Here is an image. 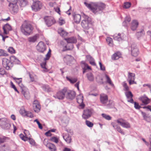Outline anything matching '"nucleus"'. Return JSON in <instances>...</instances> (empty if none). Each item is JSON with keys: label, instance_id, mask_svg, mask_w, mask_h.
Returning <instances> with one entry per match:
<instances>
[{"label": "nucleus", "instance_id": "nucleus-25", "mask_svg": "<svg viewBox=\"0 0 151 151\" xmlns=\"http://www.w3.org/2000/svg\"><path fill=\"white\" fill-rule=\"evenodd\" d=\"M139 99L142 102L145 104H148L149 102V100L148 98L145 96H144L140 97Z\"/></svg>", "mask_w": 151, "mask_h": 151}, {"label": "nucleus", "instance_id": "nucleus-1", "mask_svg": "<svg viewBox=\"0 0 151 151\" xmlns=\"http://www.w3.org/2000/svg\"><path fill=\"white\" fill-rule=\"evenodd\" d=\"M84 4L94 14L100 13L105 7V4L100 2H91L88 4L84 2Z\"/></svg>", "mask_w": 151, "mask_h": 151}, {"label": "nucleus", "instance_id": "nucleus-59", "mask_svg": "<svg viewBox=\"0 0 151 151\" xmlns=\"http://www.w3.org/2000/svg\"><path fill=\"white\" fill-rule=\"evenodd\" d=\"M99 64L100 66V70H105V67L102 65L101 62H99Z\"/></svg>", "mask_w": 151, "mask_h": 151}, {"label": "nucleus", "instance_id": "nucleus-31", "mask_svg": "<svg viewBox=\"0 0 151 151\" xmlns=\"http://www.w3.org/2000/svg\"><path fill=\"white\" fill-rule=\"evenodd\" d=\"M87 78L89 81H93L94 79V76L93 74L91 72H89L86 74Z\"/></svg>", "mask_w": 151, "mask_h": 151}, {"label": "nucleus", "instance_id": "nucleus-13", "mask_svg": "<svg viewBox=\"0 0 151 151\" xmlns=\"http://www.w3.org/2000/svg\"><path fill=\"white\" fill-rule=\"evenodd\" d=\"M92 113V110L90 109H86L84 110L83 113L82 115L83 118L86 119L90 117Z\"/></svg>", "mask_w": 151, "mask_h": 151}, {"label": "nucleus", "instance_id": "nucleus-60", "mask_svg": "<svg viewBox=\"0 0 151 151\" xmlns=\"http://www.w3.org/2000/svg\"><path fill=\"white\" fill-rule=\"evenodd\" d=\"M19 85L21 88V91H22V90H24L25 89V87L23 85L22 82L19 83Z\"/></svg>", "mask_w": 151, "mask_h": 151}, {"label": "nucleus", "instance_id": "nucleus-21", "mask_svg": "<svg viewBox=\"0 0 151 151\" xmlns=\"http://www.w3.org/2000/svg\"><path fill=\"white\" fill-rule=\"evenodd\" d=\"M73 59V58L71 55H67L64 57L63 60L67 64H69L71 63V61Z\"/></svg>", "mask_w": 151, "mask_h": 151}, {"label": "nucleus", "instance_id": "nucleus-44", "mask_svg": "<svg viewBox=\"0 0 151 151\" xmlns=\"http://www.w3.org/2000/svg\"><path fill=\"white\" fill-rule=\"evenodd\" d=\"M28 139L29 140V142L30 144L32 145H34L35 144V142L34 140L32 139L30 137L27 138V140Z\"/></svg>", "mask_w": 151, "mask_h": 151}, {"label": "nucleus", "instance_id": "nucleus-9", "mask_svg": "<svg viewBox=\"0 0 151 151\" xmlns=\"http://www.w3.org/2000/svg\"><path fill=\"white\" fill-rule=\"evenodd\" d=\"M117 122L122 127L125 128H130L131 127L130 124L122 119H119L117 120Z\"/></svg>", "mask_w": 151, "mask_h": 151}, {"label": "nucleus", "instance_id": "nucleus-10", "mask_svg": "<svg viewBox=\"0 0 151 151\" xmlns=\"http://www.w3.org/2000/svg\"><path fill=\"white\" fill-rule=\"evenodd\" d=\"M135 76V74L134 73H128L127 81L128 82L129 85L137 84L136 82L134 81Z\"/></svg>", "mask_w": 151, "mask_h": 151}, {"label": "nucleus", "instance_id": "nucleus-37", "mask_svg": "<svg viewBox=\"0 0 151 151\" xmlns=\"http://www.w3.org/2000/svg\"><path fill=\"white\" fill-rule=\"evenodd\" d=\"M106 40L109 46H113V40L111 38L109 37H107L106 39Z\"/></svg>", "mask_w": 151, "mask_h": 151}, {"label": "nucleus", "instance_id": "nucleus-20", "mask_svg": "<svg viewBox=\"0 0 151 151\" xmlns=\"http://www.w3.org/2000/svg\"><path fill=\"white\" fill-rule=\"evenodd\" d=\"M76 99L78 103L80 104V106L82 108H83L84 107V104H83V96L82 95H80L78 96Z\"/></svg>", "mask_w": 151, "mask_h": 151}, {"label": "nucleus", "instance_id": "nucleus-38", "mask_svg": "<svg viewBox=\"0 0 151 151\" xmlns=\"http://www.w3.org/2000/svg\"><path fill=\"white\" fill-rule=\"evenodd\" d=\"M66 79L68 81H69L72 84L76 83L77 81V78H70L67 77Z\"/></svg>", "mask_w": 151, "mask_h": 151}, {"label": "nucleus", "instance_id": "nucleus-2", "mask_svg": "<svg viewBox=\"0 0 151 151\" xmlns=\"http://www.w3.org/2000/svg\"><path fill=\"white\" fill-rule=\"evenodd\" d=\"M10 59V60L6 58H3L2 60L3 67L7 70L10 69L13 67V64L12 62L17 64H19L20 63L19 60L15 56H11Z\"/></svg>", "mask_w": 151, "mask_h": 151}, {"label": "nucleus", "instance_id": "nucleus-33", "mask_svg": "<svg viewBox=\"0 0 151 151\" xmlns=\"http://www.w3.org/2000/svg\"><path fill=\"white\" fill-rule=\"evenodd\" d=\"M58 33L61 36L64 37L67 35V33L62 29H59L58 31Z\"/></svg>", "mask_w": 151, "mask_h": 151}, {"label": "nucleus", "instance_id": "nucleus-8", "mask_svg": "<svg viewBox=\"0 0 151 151\" xmlns=\"http://www.w3.org/2000/svg\"><path fill=\"white\" fill-rule=\"evenodd\" d=\"M42 6V5L41 2L39 1L33 2L31 6V7L33 10L37 12L41 9Z\"/></svg>", "mask_w": 151, "mask_h": 151}, {"label": "nucleus", "instance_id": "nucleus-6", "mask_svg": "<svg viewBox=\"0 0 151 151\" xmlns=\"http://www.w3.org/2000/svg\"><path fill=\"white\" fill-rule=\"evenodd\" d=\"M65 90V97L67 99L72 100L75 98L76 93L74 91L68 90L66 88Z\"/></svg>", "mask_w": 151, "mask_h": 151}, {"label": "nucleus", "instance_id": "nucleus-61", "mask_svg": "<svg viewBox=\"0 0 151 151\" xmlns=\"http://www.w3.org/2000/svg\"><path fill=\"white\" fill-rule=\"evenodd\" d=\"M6 137H2L0 138V143H3L4 142L6 139Z\"/></svg>", "mask_w": 151, "mask_h": 151}, {"label": "nucleus", "instance_id": "nucleus-49", "mask_svg": "<svg viewBox=\"0 0 151 151\" xmlns=\"http://www.w3.org/2000/svg\"><path fill=\"white\" fill-rule=\"evenodd\" d=\"M134 107L137 109H139L141 108V106L139 105L138 103L134 102Z\"/></svg>", "mask_w": 151, "mask_h": 151}, {"label": "nucleus", "instance_id": "nucleus-41", "mask_svg": "<svg viewBox=\"0 0 151 151\" xmlns=\"http://www.w3.org/2000/svg\"><path fill=\"white\" fill-rule=\"evenodd\" d=\"M85 124L86 125L89 127H92L93 125V124L89 121L86 120L85 122Z\"/></svg>", "mask_w": 151, "mask_h": 151}, {"label": "nucleus", "instance_id": "nucleus-48", "mask_svg": "<svg viewBox=\"0 0 151 151\" xmlns=\"http://www.w3.org/2000/svg\"><path fill=\"white\" fill-rule=\"evenodd\" d=\"M34 122H36L37 123V124L38 125L39 128L40 129H42V125L39 122V121H38V119H36L34 121Z\"/></svg>", "mask_w": 151, "mask_h": 151}, {"label": "nucleus", "instance_id": "nucleus-58", "mask_svg": "<svg viewBox=\"0 0 151 151\" xmlns=\"http://www.w3.org/2000/svg\"><path fill=\"white\" fill-rule=\"evenodd\" d=\"M46 64V62L45 61H44V62L42 63L41 64V67L43 68L46 69V68L45 67V65Z\"/></svg>", "mask_w": 151, "mask_h": 151}, {"label": "nucleus", "instance_id": "nucleus-57", "mask_svg": "<svg viewBox=\"0 0 151 151\" xmlns=\"http://www.w3.org/2000/svg\"><path fill=\"white\" fill-rule=\"evenodd\" d=\"M50 54L47 52L46 55V58H44L45 60H48L50 57Z\"/></svg>", "mask_w": 151, "mask_h": 151}, {"label": "nucleus", "instance_id": "nucleus-64", "mask_svg": "<svg viewBox=\"0 0 151 151\" xmlns=\"http://www.w3.org/2000/svg\"><path fill=\"white\" fill-rule=\"evenodd\" d=\"M54 9L59 14H60V8L58 7H57L56 8H54Z\"/></svg>", "mask_w": 151, "mask_h": 151}, {"label": "nucleus", "instance_id": "nucleus-22", "mask_svg": "<svg viewBox=\"0 0 151 151\" xmlns=\"http://www.w3.org/2000/svg\"><path fill=\"white\" fill-rule=\"evenodd\" d=\"M111 124L112 126L115 129H116L117 131L121 133L122 134H124V132L121 129L119 126H118L117 125L115 124L114 122H112L111 123Z\"/></svg>", "mask_w": 151, "mask_h": 151}, {"label": "nucleus", "instance_id": "nucleus-54", "mask_svg": "<svg viewBox=\"0 0 151 151\" xmlns=\"http://www.w3.org/2000/svg\"><path fill=\"white\" fill-rule=\"evenodd\" d=\"M8 55L6 53L4 52V51L1 49H0V56H6Z\"/></svg>", "mask_w": 151, "mask_h": 151}, {"label": "nucleus", "instance_id": "nucleus-39", "mask_svg": "<svg viewBox=\"0 0 151 151\" xmlns=\"http://www.w3.org/2000/svg\"><path fill=\"white\" fill-rule=\"evenodd\" d=\"M105 76L107 82L111 86H114V84L112 83L110 78L109 77V76L107 75H105Z\"/></svg>", "mask_w": 151, "mask_h": 151}, {"label": "nucleus", "instance_id": "nucleus-47", "mask_svg": "<svg viewBox=\"0 0 151 151\" xmlns=\"http://www.w3.org/2000/svg\"><path fill=\"white\" fill-rule=\"evenodd\" d=\"M25 116L29 117L30 118H32L33 117V115L31 112L29 111H27L26 114Z\"/></svg>", "mask_w": 151, "mask_h": 151}, {"label": "nucleus", "instance_id": "nucleus-42", "mask_svg": "<svg viewBox=\"0 0 151 151\" xmlns=\"http://www.w3.org/2000/svg\"><path fill=\"white\" fill-rule=\"evenodd\" d=\"M102 117L107 120H110L111 117L109 115L104 114H101Z\"/></svg>", "mask_w": 151, "mask_h": 151}, {"label": "nucleus", "instance_id": "nucleus-5", "mask_svg": "<svg viewBox=\"0 0 151 151\" xmlns=\"http://www.w3.org/2000/svg\"><path fill=\"white\" fill-rule=\"evenodd\" d=\"M65 88H64L62 90L58 92L54 96L55 98L60 100H63L65 97Z\"/></svg>", "mask_w": 151, "mask_h": 151}, {"label": "nucleus", "instance_id": "nucleus-26", "mask_svg": "<svg viewBox=\"0 0 151 151\" xmlns=\"http://www.w3.org/2000/svg\"><path fill=\"white\" fill-rule=\"evenodd\" d=\"M73 48V45L72 44L68 43L63 48V51H65L66 50H71Z\"/></svg>", "mask_w": 151, "mask_h": 151}, {"label": "nucleus", "instance_id": "nucleus-15", "mask_svg": "<svg viewBox=\"0 0 151 151\" xmlns=\"http://www.w3.org/2000/svg\"><path fill=\"white\" fill-rule=\"evenodd\" d=\"M33 106L35 112H38L40 111L41 107L39 103L37 100H35L33 101Z\"/></svg>", "mask_w": 151, "mask_h": 151}, {"label": "nucleus", "instance_id": "nucleus-51", "mask_svg": "<svg viewBox=\"0 0 151 151\" xmlns=\"http://www.w3.org/2000/svg\"><path fill=\"white\" fill-rule=\"evenodd\" d=\"M131 4L129 2H126L124 4V7L126 9L129 8L131 6Z\"/></svg>", "mask_w": 151, "mask_h": 151}, {"label": "nucleus", "instance_id": "nucleus-12", "mask_svg": "<svg viewBox=\"0 0 151 151\" xmlns=\"http://www.w3.org/2000/svg\"><path fill=\"white\" fill-rule=\"evenodd\" d=\"M36 49L39 52L43 53L46 49L45 45L42 42L40 41L37 45Z\"/></svg>", "mask_w": 151, "mask_h": 151}, {"label": "nucleus", "instance_id": "nucleus-34", "mask_svg": "<svg viewBox=\"0 0 151 151\" xmlns=\"http://www.w3.org/2000/svg\"><path fill=\"white\" fill-rule=\"evenodd\" d=\"M38 37V36L35 35L32 37H30L28 38V40L29 42H35Z\"/></svg>", "mask_w": 151, "mask_h": 151}, {"label": "nucleus", "instance_id": "nucleus-24", "mask_svg": "<svg viewBox=\"0 0 151 151\" xmlns=\"http://www.w3.org/2000/svg\"><path fill=\"white\" fill-rule=\"evenodd\" d=\"M65 40L66 41L67 43L71 44L76 43L77 42L76 38L74 37H71L68 38H65Z\"/></svg>", "mask_w": 151, "mask_h": 151}, {"label": "nucleus", "instance_id": "nucleus-28", "mask_svg": "<svg viewBox=\"0 0 151 151\" xmlns=\"http://www.w3.org/2000/svg\"><path fill=\"white\" fill-rule=\"evenodd\" d=\"M63 137L65 141L68 143H70L71 140V136H70L68 134H63Z\"/></svg>", "mask_w": 151, "mask_h": 151}, {"label": "nucleus", "instance_id": "nucleus-19", "mask_svg": "<svg viewBox=\"0 0 151 151\" xmlns=\"http://www.w3.org/2000/svg\"><path fill=\"white\" fill-rule=\"evenodd\" d=\"M124 35L123 34L119 33L118 34H116L113 36V38L114 40L121 41L123 39Z\"/></svg>", "mask_w": 151, "mask_h": 151}, {"label": "nucleus", "instance_id": "nucleus-36", "mask_svg": "<svg viewBox=\"0 0 151 151\" xmlns=\"http://www.w3.org/2000/svg\"><path fill=\"white\" fill-rule=\"evenodd\" d=\"M144 34L145 32L144 30L143 29H140L139 31H138L137 32L136 35L138 37H140L141 36L143 35Z\"/></svg>", "mask_w": 151, "mask_h": 151}, {"label": "nucleus", "instance_id": "nucleus-43", "mask_svg": "<svg viewBox=\"0 0 151 151\" xmlns=\"http://www.w3.org/2000/svg\"><path fill=\"white\" fill-rule=\"evenodd\" d=\"M125 95L127 98H132L133 95L131 91H128L125 93Z\"/></svg>", "mask_w": 151, "mask_h": 151}, {"label": "nucleus", "instance_id": "nucleus-35", "mask_svg": "<svg viewBox=\"0 0 151 151\" xmlns=\"http://www.w3.org/2000/svg\"><path fill=\"white\" fill-rule=\"evenodd\" d=\"M42 88L43 90L45 91L49 92L51 91V89L48 85H43Z\"/></svg>", "mask_w": 151, "mask_h": 151}, {"label": "nucleus", "instance_id": "nucleus-29", "mask_svg": "<svg viewBox=\"0 0 151 151\" xmlns=\"http://www.w3.org/2000/svg\"><path fill=\"white\" fill-rule=\"evenodd\" d=\"M83 64L82 65V68L83 70V73H84L86 72V70L87 69L91 70L90 67L88 65L85 63V62H82Z\"/></svg>", "mask_w": 151, "mask_h": 151}, {"label": "nucleus", "instance_id": "nucleus-63", "mask_svg": "<svg viewBox=\"0 0 151 151\" xmlns=\"http://www.w3.org/2000/svg\"><path fill=\"white\" fill-rule=\"evenodd\" d=\"M90 64L93 65H95L96 64L94 62V59L93 58L92 60L89 61Z\"/></svg>", "mask_w": 151, "mask_h": 151}, {"label": "nucleus", "instance_id": "nucleus-62", "mask_svg": "<svg viewBox=\"0 0 151 151\" xmlns=\"http://www.w3.org/2000/svg\"><path fill=\"white\" fill-rule=\"evenodd\" d=\"M5 71L4 69L1 68L0 69V74L3 75L5 74Z\"/></svg>", "mask_w": 151, "mask_h": 151}, {"label": "nucleus", "instance_id": "nucleus-7", "mask_svg": "<svg viewBox=\"0 0 151 151\" xmlns=\"http://www.w3.org/2000/svg\"><path fill=\"white\" fill-rule=\"evenodd\" d=\"M45 24L48 27H50L56 23L54 18L52 17L46 16L44 18Z\"/></svg>", "mask_w": 151, "mask_h": 151}, {"label": "nucleus", "instance_id": "nucleus-55", "mask_svg": "<svg viewBox=\"0 0 151 151\" xmlns=\"http://www.w3.org/2000/svg\"><path fill=\"white\" fill-rule=\"evenodd\" d=\"M10 126V124L7 122L5 125L3 126L2 127L5 129H8L9 128Z\"/></svg>", "mask_w": 151, "mask_h": 151}, {"label": "nucleus", "instance_id": "nucleus-16", "mask_svg": "<svg viewBox=\"0 0 151 151\" xmlns=\"http://www.w3.org/2000/svg\"><path fill=\"white\" fill-rule=\"evenodd\" d=\"M100 100L101 103L103 104H106L108 101L107 96L104 93H102L100 95Z\"/></svg>", "mask_w": 151, "mask_h": 151}, {"label": "nucleus", "instance_id": "nucleus-56", "mask_svg": "<svg viewBox=\"0 0 151 151\" xmlns=\"http://www.w3.org/2000/svg\"><path fill=\"white\" fill-rule=\"evenodd\" d=\"M29 76L30 78L31 81L33 82L34 81V78L33 74H31L30 73H29Z\"/></svg>", "mask_w": 151, "mask_h": 151}, {"label": "nucleus", "instance_id": "nucleus-23", "mask_svg": "<svg viewBox=\"0 0 151 151\" xmlns=\"http://www.w3.org/2000/svg\"><path fill=\"white\" fill-rule=\"evenodd\" d=\"M74 22L76 23H79L81 19V15L78 14H74L73 15Z\"/></svg>", "mask_w": 151, "mask_h": 151}, {"label": "nucleus", "instance_id": "nucleus-14", "mask_svg": "<svg viewBox=\"0 0 151 151\" xmlns=\"http://www.w3.org/2000/svg\"><path fill=\"white\" fill-rule=\"evenodd\" d=\"M44 144L50 151H57L56 147L54 144L50 143H47L45 139L44 141Z\"/></svg>", "mask_w": 151, "mask_h": 151}, {"label": "nucleus", "instance_id": "nucleus-27", "mask_svg": "<svg viewBox=\"0 0 151 151\" xmlns=\"http://www.w3.org/2000/svg\"><path fill=\"white\" fill-rule=\"evenodd\" d=\"M121 54L119 52H115L111 56V59L113 60H116L121 57Z\"/></svg>", "mask_w": 151, "mask_h": 151}, {"label": "nucleus", "instance_id": "nucleus-52", "mask_svg": "<svg viewBox=\"0 0 151 151\" xmlns=\"http://www.w3.org/2000/svg\"><path fill=\"white\" fill-rule=\"evenodd\" d=\"M8 50V51L11 53H15V50L13 47H9Z\"/></svg>", "mask_w": 151, "mask_h": 151}, {"label": "nucleus", "instance_id": "nucleus-32", "mask_svg": "<svg viewBox=\"0 0 151 151\" xmlns=\"http://www.w3.org/2000/svg\"><path fill=\"white\" fill-rule=\"evenodd\" d=\"M24 97L27 99H29L30 95L29 92L27 91L22 90V91H21Z\"/></svg>", "mask_w": 151, "mask_h": 151}, {"label": "nucleus", "instance_id": "nucleus-45", "mask_svg": "<svg viewBox=\"0 0 151 151\" xmlns=\"http://www.w3.org/2000/svg\"><path fill=\"white\" fill-rule=\"evenodd\" d=\"M27 112L24 109H21L19 111L20 113L23 116H25Z\"/></svg>", "mask_w": 151, "mask_h": 151}, {"label": "nucleus", "instance_id": "nucleus-3", "mask_svg": "<svg viewBox=\"0 0 151 151\" xmlns=\"http://www.w3.org/2000/svg\"><path fill=\"white\" fill-rule=\"evenodd\" d=\"M82 17L84 19L81 23L82 27L84 29L88 30L86 32L88 34L90 35H92L93 32V29L92 28H89V25L91 23V18L84 14H83Z\"/></svg>", "mask_w": 151, "mask_h": 151}, {"label": "nucleus", "instance_id": "nucleus-17", "mask_svg": "<svg viewBox=\"0 0 151 151\" xmlns=\"http://www.w3.org/2000/svg\"><path fill=\"white\" fill-rule=\"evenodd\" d=\"M139 23L138 21L136 20H134L132 21L131 26L130 28L132 31L135 30L138 27Z\"/></svg>", "mask_w": 151, "mask_h": 151}, {"label": "nucleus", "instance_id": "nucleus-30", "mask_svg": "<svg viewBox=\"0 0 151 151\" xmlns=\"http://www.w3.org/2000/svg\"><path fill=\"white\" fill-rule=\"evenodd\" d=\"M29 133V131L28 130H25L24 131L25 136L24 135L22 134H19V137L22 140L25 141H26L27 140V138H28V137H27V134H26V133Z\"/></svg>", "mask_w": 151, "mask_h": 151}, {"label": "nucleus", "instance_id": "nucleus-46", "mask_svg": "<svg viewBox=\"0 0 151 151\" xmlns=\"http://www.w3.org/2000/svg\"><path fill=\"white\" fill-rule=\"evenodd\" d=\"M50 140L56 143H58V139L55 137H51L50 138Z\"/></svg>", "mask_w": 151, "mask_h": 151}, {"label": "nucleus", "instance_id": "nucleus-18", "mask_svg": "<svg viewBox=\"0 0 151 151\" xmlns=\"http://www.w3.org/2000/svg\"><path fill=\"white\" fill-rule=\"evenodd\" d=\"M3 29L4 30V33L5 34H7L9 32L12 30V28L9 24H6L3 26Z\"/></svg>", "mask_w": 151, "mask_h": 151}, {"label": "nucleus", "instance_id": "nucleus-53", "mask_svg": "<svg viewBox=\"0 0 151 151\" xmlns=\"http://www.w3.org/2000/svg\"><path fill=\"white\" fill-rule=\"evenodd\" d=\"M14 79L15 80L16 82L18 83V84H19V83H21L22 81V78H14Z\"/></svg>", "mask_w": 151, "mask_h": 151}, {"label": "nucleus", "instance_id": "nucleus-50", "mask_svg": "<svg viewBox=\"0 0 151 151\" xmlns=\"http://www.w3.org/2000/svg\"><path fill=\"white\" fill-rule=\"evenodd\" d=\"M58 22L59 24L61 25L65 23V20L61 17L59 18Z\"/></svg>", "mask_w": 151, "mask_h": 151}, {"label": "nucleus", "instance_id": "nucleus-40", "mask_svg": "<svg viewBox=\"0 0 151 151\" xmlns=\"http://www.w3.org/2000/svg\"><path fill=\"white\" fill-rule=\"evenodd\" d=\"M7 122V120L5 118L0 119V125L2 127L5 125Z\"/></svg>", "mask_w": 151, "mask_h": 151}, {"label": "nucleus", "instance_id": "nucleus-4", "mask_svg": "<svg viewBox=\"0 0 151 151\" xmlns=\"http://www.w3.org/2000/svg\"><path fill=\"white\" fill-rule=\"evenodd\" d=\"M22 32L25 35H29L33 29L32 25L29 23L24 22L20 27Z\"/></svg>", "mask_w": 151, "mask_h": 151}, {"label": "nucleus", "instance_id": "nucleus-11", "mask_svg": "<svg viewBox=\"0 0 151 151\" xmlns=\"http://www.w3.org/2000/svg\"><path fill=\"white\" fill-rule=\"evenodd\" d=\"M131 51L132 55L134 57L137 56L139 53V49L135 44L131 45Z\"/></svg>", "mask_w": 151, "mask_h": 151}]
</instances>
